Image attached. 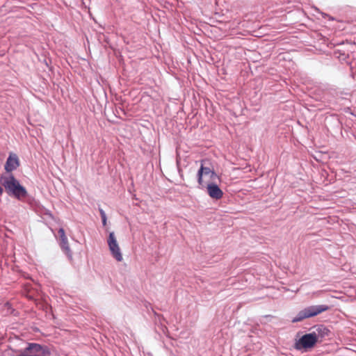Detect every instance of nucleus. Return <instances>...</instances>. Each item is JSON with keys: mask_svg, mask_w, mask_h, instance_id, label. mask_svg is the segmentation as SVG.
I'll use <instances>...</instances> for the list:
<instances>
[{"mask_svg": "<svg viewBox=\"0 0 356 356\" xmlns=\"http://www.w3.org/2000/svg\"><path fill=\"white\" fill-rule=\"evenodd\" d=\"M1 181L6 193L17 200H22L27 196L26 188L22 186L13 175L1 177Z\"/></svg>", "mask_w": 356, "mask_h": 356, "instance_id": "nucleus-1", "label": "nucleus"}, {"mask_svg": "<svg viewBox=\"0 0 356 356\" xmlns=\"http://www.w3.org/2000/svg\"><path fill=\"white\" fill-rule=\"evenodd\" d=\"M329 309L327 305H312L305 308L300 311L297 316L292 320L293 323L301 321L305 318L315 316Z\"/></svg>", "mask_w": 356, "mask_h": 356, "instance_id": "nucleus-2", "label": "nucleus"}, {"mask_svg": "<svg viewBox=\"0 0 356 356\" xmlns=\"http://www.w3.org/2000/svg\"><path fill=\"white\" fill-rule=\"evenodd\" d=\"M48 353L46 346L36 343H29L21 353L22 356H46Z\"/></svg>", "mask_w": 356, "mask_h": 356, "instance_id": "nucleus-3", "label": "nucleus"}, {"mask_svg": "<svg viewBox=\"0 0 356 356\" xmlns=\"http://www.w3.org/2000/svg\"><path fill=\"white\" fill-rule=\"evenodd\" d=\"M107 243L112 256L118 261H121L123 259L122 254L113 232H110L107 239Z\"/></svg>", "mask_w": 356, "mask_h": 356, "instance_id": "nucleus-4", "label": "nucleus"}, {"mask_svg": "<svg viewBox=\"0 0 356 356\" xmlns=\"http://www.w3.org/2000/svg\"><path fill=\"white\" fill-rule=\"evenodd\" d=\"M318 341V336L315 332L303 335L296 343L297 348H310Z\"/></svg>", "mask_w": 356, "mask_h": 356, "instance_id": "nucleus-5", "label": "nucleus"}, {"mask_svg": "<svg viewBox=\"0 0 356 356\" xmlns=\"http://www.w3.org/2000/svg\"><path fill=\"white\" fill-rule=\"evenodd\" d=\"M204 161H201V165L197 172V182L199 185L202 186L203 184V175H209L211 179L217 178L218 175L216 173L209 167L204 166Z\"/></svg>", "mask_w": 356, "mask_h": 356, "instance_id": "nucleus-6", "label": "nucleus"}, {"mask_svg": "<svg viewBox=\"0 0 356 356\" xmlns=\"http://www.w3.org/2000/svg\"><path fill=\"white\" fill-rule=\"evenodd\" d=\"M207 189L208 195L212 199L220 200L223 196L222 191L214 183L207 184Z\"/></svg>", "mask_w": 356, "mask_h": 356, "instance_id": "nucleus-7", "label": "nucleus"}, {"mask_svg": "<svg viewBox=\"0 0 356 356\" xmlns=\"http://www.w3.org/2000/svg\"><path fill=\"white\" fill-rule=\"evenodd\" d=\"M19 165V161L17 156L15 154H10L5 164L6 172H12L17 169Z\"/></svg>", "mask_w": 356, "mask_h": 356, "instance_id": "nucleus-8", "label": "nucleus"}, {"mask_svg": "<svg viewBox=\"0 0 356 356\" xmlns=\"http://www.w3.org/2000/svg\"><path fill=\"white\" fill-rule=\"evenodd\" d=\"M58 234L60 236V242H62V243H66V240H67V238L65 235V230L63 228L59 229Z\"/></svg>", "mask_w": 356, "mask_h": 356, "instance_id": "nucleus-9", "label": "nucleus"}, {"mask_svg": "<svg viewBox=\"0 0 356 356\" xmlns=\"http://www.w3.org/2000/svg\"><path fill=\"white\" fill-rule=\"evenodd\" d=\"M60 246H61L62 249L65 251V252L69 257H71V254H70V245H69L68 240H66V243H62V242H60Z\"/></svg>", "mask_w": 356, "mask_h": 356, "instance_id": "nucleus-10", "label": "nucleus"}, {"mask_svg": "<svg viewBox=\"0 0 356 356\" xmlns=\"http://www.w3.org/2000/svg\"><path fill=\"white\" fill-rule=\"evenodd\" d=\"M99 213H100V216H101V218L102 220V224L104 226H106V222H107V218H106V213L104 211V210L102 209H99Z\"/></svg>", "mask_w": 356, "mask_h": 356, "instance_id": "nucleus-11", "label": "nucleus"}, {"mask_svg": "<svg viewBox=\"0 0 356 356\" xmlns=\"http://www.w3.org/2000/svg\"><path fill=\"white\" fill-rule=\"evenodd\" d=\"M3 192V189L1 186H0V195H2Z\"/></svg>", "mask_w": 356, "mask_h": 356, "instance_id": "nucleus-12", "label": "nucleus"}, {"mask_svg": "<svg viewBox=\"0 0 356 356\" xmlns=\"http://www.w3.org/2000/svg\"><path fill=\"white\" fill-rule=\"evenodd\" d=\"M5 305H6V307H8V309H9V308H10V305L8 302H7Z\"/></svg>", "mask_w": 356, "mask_h": 356, "instance_id": "nucleus-13", "label": "nucleus"}, {"mask_svg": "<svg viewBox=\"0 0 356 356\" xmlns=\"http://www.w3.org/2000/svg\"><path fill=\"white\" fill-rule=\"evenodd\" d=\"M17 356H22V355H21V353H20V354H19V355H17Z\"/></svg>", "mask_w": 356, "mask_h": 356, "instance_id": "nucleus-14", "label": "nucleus"}]
</instances>
